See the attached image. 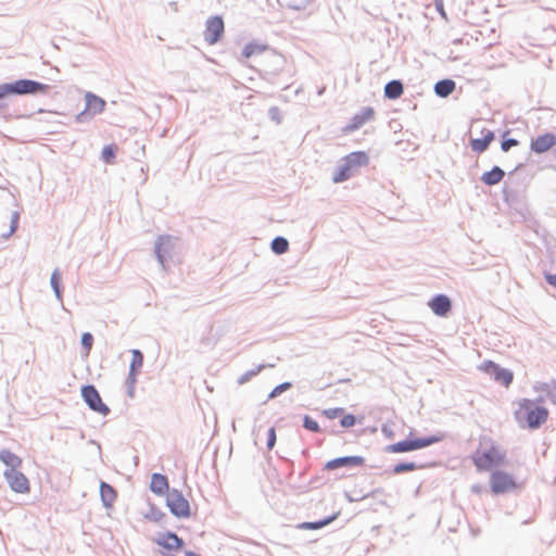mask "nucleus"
<instances>
[{"label": "nucleus", "mask_w": 556, "mask_h": 556, "mask_svg": "<svg viewBox=\"0 0 556 556\" xmlns=\"http://www.w3.org/2000/svg\"><path fill=\"white\" fill-rule=\"evenodd\" d=\"M516 420L521 425L526 421V427L535 430L547 420L548 409L536 405L533 401L523 399L519 403V408L515 412Z\"/></svg>", "instance_id": "1"}, {"label": "nucleus", "mask_w": 556, "mask_h": 556, "mask_svg": "<svg viewBox=\"0 0 556 556\" xmlns=\"http://www.w3.org/2000/svg\"><path fill=\"white\" fill-rule=\"evenodd\" d=\"M368 162L369 157L364 151H355L348 154L333 174L332 181L339 184L349 180L355 170L366 166Z\"/></svg>", "instance_id": "2"}, {"label": "nucleus", "mask_w": 556, "mask_h": 556, "mask_svg": "<svg viewBox=\"0 0 556 556\" xmlns=\"http://www.w3.org/2000/svg\"><path fill=\"white\" fill-rule=\"evenodd\" d=\"M505 455L498 451V447L491 445L489 450L477 451L472 455V462L478 471H486L503 464Z\"/></svg>", "instance_id": "3"}, {"label": "nucleus", "mask_w": 556, "mask_h": 556, "mask_svg": "<svg viewBox=\"0 0 556 556\" xmlns=\"http://www.w3.org/2000/svg\"><path fill=\"white\" fill-rule=\"evenodd\" d=\"M9 85L13 96L47 94L51 89L47 84L27 78L10 81Z\"/></svg>", "instance_id": "4"}, {"label": "nucleus", "mask_w": 556, "mask_h": 556, "mask_svg": "<svg viewBox=\"0 0 556 556\" xmlns=\"http://www.w3.org/2000/svg\"><path fill=\"white\" fill-rule=\"evenodd\" d=\"M166 506L170 514L179 519H187L191 516L189 501L184 496L182 492L177 489H172L166 495Z\"/></svg>", "instance_id": "5"}, {"label": "nucleus", "mask_w": 556, "mask_h": 556, "mask_svg": "<svg viewBox=\"0 0 556 556\" xmlns=\"http://www.w3.org/2000/svg\"><path fill=\"white\" fill-rule=\"evenodd\" d=\"M80 392L83 400L91 410L102 416H108L111 413L110 407L102 401L99 391L93 384L83 386Z\"/></svg>", "instance_id": "6"}, {"label": "nucleus", "mask_w": 556, "mask_h": 556, "mask_svg": "<svg viewBox=\"0 0 556 556\" xmlns=\"http://www.w3.org/2000/svg\"><path fill=\"white\" fill-rule=\"evenodd\" d=\"M490 488L493 494L500 495L517 488L514 477L504 470H494L490 476Z\"/></svg>", "instance_id": "7"}, {"label": "nucleus", "mask_w": 556, "mask_h": 556, "mask_svg": "<svg viewBox=\"0 0 556 556\" xmlns=\"http://www.w3.org/2000/svg\"><path fill=\"white\" fill-rule=\"evenodd\" d=\"M480 369L506 388L513 383L514 372L510 369L501 367L493 361H484L480 365Z\"/></svg>", "instance_id": "8"}, {"label": "nucleus", "mask_w": 556, "mask_h": 556, "mask_svg": "<svg viewBox=\"0 0 556 556\" xmlns=\"http://www.w3.org/2000/svg\"><path fill=\"white\" fill-rule=\"evenodd\" d=\"M3 476L13 492L26 494L30 491L29 480L18 469H5Z\"/></svg>", "instance_id": "9"}, {"label": "nucleus", "mask_w": 556, "mask_h": 556, "mask_svg": "<svg viewBox=\"0 0 556 556\" xmlns=\"http://www.w3.org/2000/svg\"><path fill=\"white\" fill-rule=\"evenodd\" d=\"M225 31L224 20L219 15L211 16L205 24L204 39L208 45L217 43Z\"/></svg>", "instance_id": "10"}, {"label": "nucleus", "mask_w": 556, "mask_h": 556, "mask_svg": "<svg viewBox=\"0 0 556 556\" xmlns=\"http://www.w3.org/2000/svg\"><path fill=\"white\" fill-rule=\"evenodd\" d=\"M153 542L166 551H179L185 546V541L173 531L159 533Z\"/></svg>", "instance_id": "11"}, {"label": "nucleus", "mask_w": 556, "mask_h": 556, "mask_svg": "<svg viewBox=\"0 0 556 556\" xmlns=\"http://www.w3.org/2000/svg\"><path fill=\"white\" fill-rule=\"evenodd\" d=\"M365 464V458L363 456H341L333 459L328 460L325 464L326 470H336L339 468H356L362 467Z\"/></svg>", "instance_id": "12"}, {"label": "nucleus", "mask_w": 556, "mask_h": 556, "mask_svg": "<svg viewBox=\"0 0 556 556\" xmlns=\"http://www.w3.org/2000/svg\"><path fill=\"white\" fill-rule=\"evenodd\" d=\"M173 248H174L173 240H172V237H169V236H160L155 240L154 254L163 269H166L165 263H166L167 256L170 255V251L173 250Z\"/></svg>", "instance_id": "13"}, {"label": "nucleus", "mask_w": 556, "mask_h": 556, "mask_svg": "<svg viewBox=\"0 0 556 556\" xmlns=\"http://www.w3.org/2000/svg\"><path fill=\"white\" fill-rule=\"evenodd\" d=\"M428 306L434 315L445 317L452 311V301L446 294L440 293L429 300Z\"/></svg>", "instance_id": "14"}, {"label": "nucleus", "mask_w": 556, "mask_h": 556, "mask_svg": "<svg viewBox=\"0 0 556 556\" xmlns=\"http://www.w3.org/2000/svg\"><path fill=\"white\" fill-rule=\"evenodd\" d=\"M556 144V135L553 132H545L533 138L530 143V149L535 154H542L548 151Z\"/></svg>", "instance_id": "15"}, {"label": "nucleus", "mask_w": 556, "mask_h": 556, "mask_svg": "<svg viewBox=\"0 0 556 556\" xmlns=\"http://www.w3.org/2000/svg\"><path fill=\"white\" fill-rule=\"evenodd\" d=\"M481 134V138H473L469 142L471 150L478 154L485 152L489 149L491 142L495 139V134L493 130L483 128Z\"/></svg>", "instance_id": "16"}, {"label": "nucleus", "mask_w": 556, "mask_h": 556, "mask_svg": "<svg viewBox=\"0 0 556 556\" xmlns=\"http://www.w3.org/2000/svg\"><path fill=\"white\" fill-rule=\"evenodd\" d=\"M150 490H151V492H153L154 494H156L159 496H162L165 494L167 495L168 492L172 491V489H169L167 477L165 475L159 473V472L152 473L151 481H150Z\"/></svg>", "instance_id": "17"}, {"label": "nucleus", "mask_w": 556, "mask_h": 556, "mask_svg": "<svg viewBox=\"0 0 556 556\" xmlns=\"http://www.w3.org/2000/svg\"><path fill=\"white\" fill-rule=\"evenodd\" d=\"M375 115V111L371 106H364L362 110L356 113L351 123L346 126L348 130H356L361 128L364 124L369 122Z\"/></svg>", "instance_id": "18"}, {"label": "nucleus", "mask_w": 556, "mask_h": 556, "mask_svg": "<svg viewBox=\"0 0 556 556\" xmlns=\"http://www.w3.org/2000/svg\"><path fill=\"white\" fill-rule=\"evenodd\" d=\"M86 100V110L90 113L91 116H96L104 111L106 102L101 97L88 91L85 94Z\"/></svg>", "instance_id": "19"}, {"label": "nucleus", "mask_w": 556, "mask_h": 556, "mask_svg": "<svg viewBox=\"0 0 556 556\" xmlns=\"http://www.w3.org/2000/svg\"><path fill=\"white\" fill-rule=\"evenodd\" d=\"M100 497L102 505L105 508H111L116 501L117 492L116 490L108 482H100Z\"/></svg>", "instance_id": "20"}, {"label": "nucleus", "mask_w": 556, "mask_h": 556, "mask_svg": "<svg viewBox=\"0 0 556 556\" xmlns=\"http://www.w3.org/2000/svg\"><path fill=\"white\" fill-rule=\"evenodd\" d=\"M505 177V170L497 165H494L491 170L483 173L481 181L485 186H495Z\"/></svg>", "instance_id": "21"}, {"label": "nucleus", "mask_w": 556, "mask_h": 556, "mask_svg": "<svg viewBox=\"0 0 556 556\" xmlns=\"http://www.w3.org/2000/svg\"><path fill=\"white\" fill-rule=\"evenodd\" d=\"M415 451L413 438L409 435L406 439L396 443L389 444L384 447V452L400 454Z\"/></svg>", "instance_id": "22"}, {"label": "nucleus", "mask_w": 556, "mask_h": 556, "mask_svg": "<svg viewBox=\"0 0 556 556\" xmlns=\"http://www.w3.org/2000/svg\"><path fill=\"white\" fill-rule=\"evenodd\" d=\"M404 92V85L400 79H392L384 86V98L389 100L399 99Z\"/></svg>", "instance_id": "23"}, {"label": "nucleus", "mask_w": 556, "mask_h": 556, "mask_svg": "<svg viewBox=\"0 0 556 556\" xmlns=\"http://www.w3.org/2000/svg\"><path fill=\"white\" fill-rule=\"evenodd\" d=\"M0 462H2L7 469L16 470L21 468L23 460L20 456L11 452L10 450H1L0 451Z\"/></svg>", "instance_id": "24"}, {"label": "nucleus", "mask_w": 556, "mask_h": 556, "mask_svg": "<svg viewBox=\"0 0 556 556\" xmlns=\"http://www.w3.org/2000/svg\"><path fill=\"white\" fill-rule=\"evenodd\" d=\"M456 88V83L451 78H444L434 84V93L440 98H447Z\"/></svg>", "instance_id": "25"}, {"label": "nucleus", "mask_w": 556, "mask_h": 556, "mask_svg": "<svg viewBox=\"0 0 556 556\" xmlns=\"http://www.w3.org/2000/svg\"><path fill=\"white\" fill-rule=\"evenodd\" d=\"M148 506V511L143 514L144 519L160 525H165V521L168 519L167 515L153 503L149 502Z\"/></svg>", "instance_id": "26"}, {"label": "nucleus", "mask_w": 556, "mask_h": 556, "mask_svg": "<svg viewBox=\"0 0 556 556\" xmlns=\"http://www.w3.org/2000/svg\"><path fill=\"white\" fill-rule=\"evenodd\" d=\"M338 516L339 513H336L316 521H305L300 523L299 528L303 530H319L334 521Z\"/></svg>", "instance_id": "27"}, {"label": "nucleus", "mask_w": 556, "mask_h": 556, "mask_svg": "<svg viewBox=\"0 0 556 556\" xmlns=\"http://www.w3.org/2000/svg\"><path fill=\"white\" fill-rule=\"evenodd\" d=\"M444 439L443 434H431L427 437L413 438L414 448L415 451L428 447L430 445L437 444Z\"/></svg>", "instance_id": "28"}, {"label": "nucleus", "mask_w": 556, "mask_h": 556, "mask_svg": "<svg viewBox=\"0 0 556 556\" xmlns=\"http://www.w3.org/2000/svg\"><path fill=\"white\" fill-rule=\"evenodd\" d=\"M268 47L263 43H258L255 41L247 43L241 52V58L250 59L253 55L263 53Z\"/></svg>", "instance_id": "29"}, {"label": "nucleus", "mask_w": 556, "mask_h": 556, "mask_svg": "<svg viewBox=\"0 0 556 556\" xmlns=\"http://www.w3.org/2000/svg\"><path fill=\"white\" fill-rule=\"evenodd\" d=\"M426 465L424 464H417L415 462H401L397 463L393 468L391 469V472L393 475H402L404 472L414 471L417 469L425 468Z\"/></svg>", "instance_id": "30"}, {"label": "nucleus", "mask_w": 556, "mask_h": 556, "mask_svg": "<svg viewBox=\"0 0 556 556\" xmlns=\"http://www.w3.org/2000/svg\"><path fill=\"white\" fill-rule=\"evenodd\" d=\"M50 285H51V288L55 294V298L62 302L63 301V288H62V285H61V273L59 270V268H55L52 274H51V278H50Z\"/></svg>", "instance_id": "31"}, {"label": "nucleus", "mask_w": 556, "mask_h": 556, "mask_svg": "<svg viewBox=\"0 0 556 556\" xmlns=\"http://www.w3.org/2000/svg\"><path fill=\"white\" fill-rule=\"evenodd\" d=\"M131 354L132 358L129 366V372L139 375L143 365V353L140 350L135 349L131 351Z\"/></svg>", "instance_id": "32"}, {"label": "nucleus", "mask_w": 556, "mask_h": 556, "mask_svg": "<svg viewBox=\"0 0 556 556\" xmlns=\"http://www.w3.org/2000/svg\"><path fill=\"white\" fill-rule=\"evenodd\" d=\"M270 248L275 254L281 255L289 250V241L285 237L277 236L273 239Z\"/></svg>", "instance_id": "33"}, {"label": "nucleus", "mask_w": 556, "mask_h": 556, "mask_svg": "<svg viewBox=\"0 0 556 556\" xmlns=\"http://www.w3.org/2000/svg\"><path fill=\"white\" fill-rule=\"evenodd\" d=\"M266 367H273V365H265V364H261L258 365L257 367L253 368V369H250L248 371H245L243 375H241L237 382L239 386H242L244 383H247L248 381H250L253 377L257 376L264 368Z\"/></svg>", "instance_id": "34"}, {"label": "nucleus", "mask_w": 556, "mask_h": 556, "mask_svg": "<svg viewBox=\"0 0 556 556\" xmlns=\"http://www.w3.org/2000/svg\"><path fill=\"white\" fill-rule=\"evenodd\" d=\"M117 146L114 143L104 146L101 151V159L106 164H112L116 159Z\"/></svg>", "instance_id": "35"}, {"label": "nucleus", "mask_w": 556, "mask_h": 556, "mask_svg": "<svg viewBox=\"0 0 556 556\" xmlns=\"http://www.w3.org/2000/svg\"><path fill=\"white\" fill-rule=\"evenodd\" d=\"M510 130H505L502 135L501 140V150L503 152H508L513 147H517L519 144V141L515 138H507V135H509Z\"/></svg>", "instance_id": "36"}, {"label": "nucleus", "mask_w": 556, "mask_h": 556, "mask_svg": "<svg viewBox=\"0 0 556 556\" xmlns=\"http://www.w3.org/2000/svg\"><path fill=\"white\" fill-rule=\"evenodd\" d=\"M303 428H305L306 430L314 432V433L321 432V428H320L319 424L314 418H312L309 415H304Z\"/></svg>", "instance_id": "37"}, {"label": "nucleus", "mask_w": 556, "mask_h": 556, "mask_svg": "<svg viewBox=\"0 0 556 556\" xmlns=\"http://www.w3.org/2000/svg\"><path fill=\"white\" fill-rule=\"evenodd\" d=\"M137 377H138V374L128 372V376H127L126 381H125V384H126V388H127V395L130 399L135 397V387H136V383H137Z\"/></svg>", "instance_id": "38"}, {"label": "nucleus", "mask_w": 556, "mask_h": 556, "mask_svg": "<svg viewBox=\"0 0 556 556\" xmlns=\"http://www.w3.org/2000/svg\"><path fill=\"white\" fill-rule=\"evenodd\" d=\"M292 388V383L289 381H285L278 386H276L270 393L268 394V400H273L281 395L283 392L288 391Z\"/></svg>", "instance_id": "39"}, {"label": "nucleus", "mask_w": 556, "mask_h": 556, "mask_svg": "<svg viewBox=\"0 0 556 556\" xmlns=\"http://www.w3.org/2000/svg\"><path fill=\"white\" fill-rule=\"evenodd\" d=\"M312 0H286V7L294 11H303Z\"/></svg>", "instance_id": "40"}, {"label": "nucleus", "mask_w": 556, "mask_h": 556, "mask_svg": "<svg viewBox=\"0 0 556 556\" xmlns=\"http://www.w3.org/2000/svg\"><path fill=\"white\" fill-rule=\"evenodd\" d=\"M356 422H357L356 416L351 413L346 414L344 412V414L341 415V417H340V426L342 428H352L356 425Z\"/></svg>", "instance_id": "41"}, {"label": "nucleus", "mask_w": 556, "mask_h": 556, "mask_svg": "<svg viewBox=\"0 0 556 556\" xmlns=\"http://www.w3.org/2000/svg\"><path fill=\"white\" fill-rule=\"evenodd\" d=\"M13 97L9 83L0 84V109H3L7 104L4 100Z\"/></svg>", "instance_id": "42"}, {"label": "nucleus", "mask_w": 556, "mask_h": 556, "mask_svg": "<svg viewBox=\"0 0 556 556\" xmlns=\"http://www.w3.org/2000/svg\"><path fill=\"white\" fill-rule=\"evenodd\" d=\"M80 343H81V348L86 352V355H88L92 349L93 336L90 332H84L81 334Z\"/></svg>", "instance_id": "43"}, {"label": "nucleus", "mask_w": 556, "mask_h": 556, "mask_svg": "<svg viewBox=\"0 0 556 556\" xmlns=\"http://www.w3.org/2000/svg\"><path fill=\"white\" fill-rule=\"evenodd\" d=\"M541 390L546 392L549 400L556 404V381H552V383H544Z\"/></svg>", "instance_id": "44"}, {"label": "nucleus", "mask_w": 556, "mask_h": 556, "mask_svg": "<svg viewBox=\"0 0 556 556\" xmlns=\"http://www.w3.org/2000/svg\"><path fill=\"white\" fill-rule=\"evenodd\" d=\"M345 409L343 407H333V408H327L323 410V415L328 419H336L341 417L343 415Z\"/></svg>", "instance_id": "45"}, {"label": "nucleus", "mask_w": 556, "mask_h": 556, "mask_svg": "<svg viewBox=\"0 0 556 556\" xmlns=\"http://www.w3.org/2000/svg\"><path fill=\"white\" fill-rule=\"evenodd\" d=\"M268 117L276 122L277 124H280L282 121V115L278 106H270L268 110Z\"/></svg>", "instance_id": "46"}, {"label": "nucleus", "mask_w": 556, "mask_h": 556, "mask_svg": "<svg viewBox=\"0 0 556 556\" xmlns=\"http://www.w3.org/2000/svg\"><path fill=\"white\" fill-rule=\"evenodd\" d=\"M276 440H277L276 430L274 427H270L267 431V442H266V446L268 450L274 448V446L276 444Z\"/></svg>", "instance_id": "47"}, {"label": "nucleus", "mask_w": 556, "mask_h": 556, "mask_svg": "<svg viewBox=\"0 0 556 556\" xmlns=\"http://www.w3.org/2000/svg\"><path fill=\"white\" fill-rule=\"evenodd\" d=\"M18 222H20V214L18 212H13L11 216V224H10V233H14L18 228Z\"/></svg>", "instance_id": "48"}, {"label": "nucleus", "mask_w": 556, "mask_h": 556, "mask_svg": "<svg viewBox=\"0 0 556 556\" xmlns=\"http://www.w3.org/2000/svg\"><path fill=\"white\" fill-rule=\"evenodd\" d=\"M93 116L90 115V113L85 109L83 112L78 113L76 115V122L77 123H85L92 118Z\"/></svg>", "instance_id": "49"}, {"label": "nucleus", "mask_w": 556, "mask_h": 556, "mask_svg": "<svg viewBox=\"0 0 556 556\" xmlns=\"http://www.w3.org/2000/svg\"><path fill=\"white\" fill-rule=\"evenodd\" d=\"M381 431L382 433L388 438V439H392L393 435H394V432L392 430V428L387 425V424H383L382 427H381Z\"/></svg>", "instance_id": "50"}, {"label": "nucleus", "mask_w": 556, "mask_h": 556, "mask_svg": "<svg viewBox=\"0 0 556 556\" xmlns=\"http://www.w3.org/2000/svg\"><path fill=\"white\" fill-rule=\"evenodd\" d=\"M545 279L548 282V285L556 288V274H545Z\"/></svg>", "instance_id": "51"}, {"label": "nucleus", "mask_w": 556, "mask_h": 556, "mask_svg": "<svg viewBox=\"0 0 556 556\" xmlns=\"http://www.w3.org/2000/svg\"><path fill=\"white\" fill-rule=\"evenodd\" d=\"M435 8H437V10L440 12V14L442 16L445 15L444 9H443V2L441 0L440 1H435Z\"/></svg>", "instance_id": "52"}, {"label": "nucleus", "mask_w": 556, "mask_h": 556, "mask_svg": "<svg viewBox=\"0 0 556 556\" xmlns=\"http://www.w3.org/2000/svg\"><path fill=\"white\" fill-rule=\"evenodd\" d=\"M186 556H201V555L195 552H192V551H187Z\"/></svg>", "instance_id": "53"}, {"label": "nucleus", "mask_w": 556, "mask_h": 556, "mask_svg": "<svg viewBox=\"0 0 556 556\" xmlns=\"http://www.w3.org/2000/svg\"><path fill=\"white\" fill-rule=\"evenodd\" d=\"M12 235H13V233H10V230H9L8 232H4V233L2 235V238H4V239H9Z\"/></svg>", "instance_id": "54"}, {"label": "nucleus", "mask_w": 556, "mask_h": 556, "mask_svg": "<svg viewBox=\"0 0 556 556\" xmlns=\"http://www.w3.org/2000/svg\"><path fill=\"white\" fill-rule=\"evenodd\" d=\"M522 166H523V164H519V165H517V166L515 167V169L513 170V173H515V172L519 170Z\"/></svg>", "instance_id": "55"}]
</instances>
